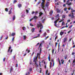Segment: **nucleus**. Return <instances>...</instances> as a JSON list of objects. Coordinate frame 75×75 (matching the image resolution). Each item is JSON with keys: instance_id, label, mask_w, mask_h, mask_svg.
I'll list each match as a JSON object with an SVG mask.
<instances>
[{"instance_id": "nucleus-52", "label": "nucleus", "mask_w": 75, "mask_h": 75, "mask_svg": "<svg viewBox=\"0 0 75 75\" xmlns=\"http://www.w3.org/2000/svg\"><path fill=\"white\" fill-rule=\"evenodd\" d=\"M5 59H6V58H4L3 59V61L4 62H5Z\"/></svg>"}, {"instance_id": "nucleus-11", "label": "nucleus", "mask_w": 75, "mask_h": 75, "mask_svg": "<svg viewBox=\"0 0 75 75\" xmlns=\"http://www.w3.org/2000/svg\"><path fill=\"white\" fill-rule=\"evenodd\" d=\"M47 35V33H46V32H45L44 33L43 35L45 37H46V35Z\"/></svg>"}, {"instance_id": "nucleus-63", "label": "nucleus", "mask_w": 75, "mask_h": 75, "mask_svg": "<svg viewBox=\"0 0 75 75\" xmlns=\"http://www.w3.org/2000/svg\"><path fill=\"white\" fill-rule=\"evenodd\" d=\"M24 17V15H22L21 17L23 18Z\"/></svg>"}, {"instance_id": "nucleus-54", "label": "nucleus", "mask_w": 75, "mask_h": 75, "mask_svg": "<svg viewBox=\"0 0 75 75\" xmlns=\"http://www.w3.org/2000/svg\"><path fill=\"white\" fill-rule=\"evenodd\" d=\"M75 59H74V60L73 61V63H75Z\"/></svg>"}, {"instance_id": "nucleus-59", "label": "nucleus", "mask_w": 75, "mask_h": 75, "mask_svg": "<svg viewBox=\"0 0 75 75\" xmlns=\"http://www.w3.org/2000/svg\"><path fill=\"white\" fill-rule=\"evenodd\" d=\"M26 12L27 13H28V10H26Z\"/></svg>"}, {"instance_id": "nucleus-48", "label": "nucleus", "mask_w": 75, "mask_h": 75, "mask_svg": "<svg viewBox=\"0 0 75 75\" xmlns=\"http://www.w3.org/2000/svg\"><path fill=\"white\" fill-rule=\"evenodd\" d=\"M14 37H13V38H12V41H14Z\"/></svg>"}, {"instance_id": "nucleus-4", "label": "nucleus", "mask_w": 75, "mask_h": 75, "mask_svg": "<svg viewBox=\"0 0 75 75\" xmlns=\"http://www.w3.org/2000/svg\"><path fill=\"white\" fill-rule=\"evenodd\" d=\"M37 61H38V60H36L34 59L33 60V62H35V65L36 67H37H37H38V65L37 64Z\"/></svg>"}, {"instance_id": "nucleus-47", "label": "nucleus", "mask_w": 75, "mask_h": 75, "mask_svg": "<svg viewBox=\"0 0 75 75\" xmlns=\"http://www.w3.org/2000/svg\"><path fill=\"white\" fill-rule=\"evenodd\" d=\"M39 44H40V43L38 42L36 45H35L36 47H37V46H38V45H39Z\"/></svg>"}, {"instance_id": "nucleus-64", "label": "nucleus", "mask_w": 75, "mask_h": 75, "mask_svg": "<svg viewBox=\"0 0 75 75\" xmlns=\"http://www.w3.org/2000/svg\"><path fill=\"white\" fill-rule=\"evenodd\" d=\"M46 4H49V2H47Z\"/></svg>"}, {"instance_id": "nucleus-1", "label": "nucleus", "mask_w": 75, "mask_h": 75, "mask_svg": "<svg viewBox=\"0 0 75 75\" xmlns=\"http://www.w3.org/2000/svg\"><path fill=\"white\" fill-rule=\"evenodd\" d=\"M71 13L69 14L68 16L70 17H71V18H74V13L73 12H75V10H71Z\"/></svg>"}, {"instance_id": "nucleus-26", "label": "nucleus", "mask_w": 75, "mask_h": 75, "mask_svg": "<svg viewBox=\"0 0 75 75\" xmlns=\"http://www.w3.org/2000/svg\"><path fill=\"white\" fill-rule=\"evenodd\" d=\"M8 10V8H6L5 9V11H6V12H7Z\"/></svg>"}, {"instance_id": "nucleus-38", "label": "nucleus", "mask_w": 75, "mask_h": 75, "mask_svg": "<svg viewBox=\"0 0 75 75\" xmlns=\"http://www.w3.org/2000/svg\"><path fill=\"white\" fill-rule=\"evenodd\" d=\"M62 25H65V22H62Z\"/></svg>"}, {"instance_id": "nucleus-50", "label": "nucleus", "mask_w": 75, "mask_h": 75, "mask_svg": "<svg viewBox=\"0 0 75 75\" xmlns=\"http://www.w3.org/2000/svg\"><path fill=\"white\" fill-rule=\"evenodd\" d=\"M48 70H46V74H47V73L48 72Z\"/></svg>"}, {"instance_id": "nucleus-35", "label": "nucleus", "mask_w": 75, "mask_h": 75, "mask_svg": "<svg viewBox=\"0 0 75 75\" xmlns=\"http://www.w3.org/2000/svg\"><path fill=\"white\" fill-rule=\"evenodd\" d=\"M42 45V43H41L40 44V45H39V48H40V47H41V45Z\"/></svg>"}, {"instance_id": "nucleus-10", "label": "nucleus", "mask_w": 75, "mask_h": 75, "mask_svg": "<svg viewBox=\"0 0 75 75\" xmlns=\"http://www.w3.org/2000/svg\"><path fill=\"white\" fill-rule=\"evenodd\" d=\"M64 32H62V31H61L60 32V35H62L63 34H64Z\"/></svg>"}, {"instance_id": "nucleus-55", "label": "nucleus", "mask_w": 75, "mask_h": 75, "mask_svg": "<svg viewBox=\"0 0 75 75\" xmlns=\"http://www.w3.org/2000/svg\"><path fill=\"white\" fill-rule=\"evenodd\" d=\"M47 49H48V48H49V47H50V46H49V45H47Z\"/></svg>"}, {"instance_id": "nucleus-14", "label": "nucleus", "mask_w": 75, "mask_h": 75, "mask_svg": "<svg viewBox=\"0 0 75 75\" xmlns=\"http://www.w3.org/2000/svg\"><path fill=\"white\" fill-rule=\"evenodd\" d=\"M61 61L62 64H64V60L63 59H62L61 60Z\"/></svg>"}, {"instance_id": "nucleus-62", "label": "nucleus", "mask_w": 75, "mask_h": 75, "mask_svg": "<svg viewBox=\"0 0 75 75\" xmlns=\"http://www.w3.org/2000/svg\"><path fill=\"white\" fill-rule=\"evenodd\" d=\"M72 27V25H71V26H70L69 27V28H71V27Z\"/></svg>"}, {"instance_id": "nucleus-21", "label": "nucleus", "mask_w": 75, "mask_h": 75, "mask_svg": "<svg viewBox=\"0 0 75 75\" xmlns=\"http://www.w3.org/2000/svg\"><path fill=\"white\" fill-rule=\"evenodd\" d=\"M40 34H38V36H36V37H35L34 38H37V37H40Z\"/></svg>"}, {"instance_id": "nucleus-37", "label": "nucleus", "mask_w": 75, "mask_h": 75, "mask_svg": "<svg viewBox=\"0 0 75 75\" xmlns=\"http://www.w3.org/2000/svg\"><path fill=\"white\" fill-rule=\"evenodd\" d=\"M40 3H41V1H39L37 3L38 5L40 4Z\"/></svg>"}, {"instance_id": "nucleus-7", "label": "nucleus", "mask_w": 75, "mask_h": 75, "mask_svg": "<svg viewBox=\"0 0 75 75\" xmlns=\"http://www.w3.org/2000/svg\"><path fill=\"white\" fill-rule=\"evenodd\" d=\"M56 11H57V13H61L60 12V10H59V9L58 8H57L56 9Z\"/></svg>"}, {"instance_id": "nucleus-36", "label": "nucleus", "mask_w": 75, "mask_h": 75, "mask_svg": "<svg viewBox=\"0 0 75 75\" xmlns=\"http://www.w3.org/2000/svg\"><path fill=\"white\" fill-rule=\"evenodd\" d=\"M41 7H42V8L43 9L44 8V7H45V6H43V5H42V6H41Z\"/></svg>"}, {"instance_id": "nucleus-2", "label": "nucleus", "mask_w": 75, "mask_h": 75, "mask_svg": "<svg viewBox=\"0 0 75 75\" xmlns=\"http://www.w3.org/2000/svg\"><path fill=\"white\" fill-rule=\"evenodd\" d=\"M41 51H42V49L41 47L40 48V52L39 53H38L37 54V55L36 57H35V58H34V59H35L36 60H37V58H38V56H40V55H41Z\"/></svg>"}, {"instance_id": "nucleus-33", "label": "nucleus", "mask_w": 75, "mask_h": 75, "mask_svg": "<svg viewBox=\"0 0 75 75\" xmlns=\"http://www.w3.org/2000/svg\"><path fill=\"white\" fill-rule=\"evenodd\" d=\"M72 4V3L70 2L69 4H68L67 5L68 6H70Z\"/></svg>"}, {"instance_id": "nucleus-40", "label": "nucleus", "mask_w": 75, "mask_h": 75, "mask_svg": "<svg viewBox=\"0 0 75 75\" xmlns=\"http://www.w3.org/2000/svg\"><path fill=\"white\" fill-rule=\"evenodd\" d=\"M30 26H31V27H33V26H34V25L32 24V23H30Z\"/></svg>"}, {"instance_id": "nucleus-31", "label": "nucleus", "mask_w": 75, "mask_h": 75, "mask_svg": "<svg viewBox=\"0 0 75 75\" xmlns=\"http://www.w3.org/2000/svg\"><path fill=\"white\" fill-rule=\"evenodd\" d=\"M57 38H58V36H56L54 38L55 41H56V39Z\"/></svg>"}, {"instance_id": "nucleus-16", "label": "nucleus", "mask_w": 75, "mask_h": 75, "mask_svg": "<svg viewBox=\"0 0 75 75\" xmlns=\"http://www.w3.org/2000/svg\"><path fill=\"white\" fill-rule=\"evenodd\" d=\"M58 61H59V65H61V61H60V60H59V58L58 59Z\"/></svg>"}, {"instance_id": "nucleus-39", "label": "nucleus", "mask_w": 75, "mask_h": 75, "mask_svg": "<svg viewBox=\"0 0 75 75\" xmlns=\"http://www.w3.org/2000/svg\"><path fill=\"white\" fill-rule=\"evenodd\" d=\"M17 0H14V1H13V3H17Z\"/></svg>"}, {"instance_id": "nucleus-6", "label": "nucleus", "mask_w": 75, "mask_h": 75, "mask_svg": "<svg viewBox=\"0 0 75 75\" xmlns=\"http://www.w3.org/2000/svg\"><path fill=\"white\" fill-rule=\"evenodd\" d=\"M37 18H38V17L35 16L33 17V19H34V20H37Z\"/></svg>"}, {"instance_id": "nucleus-12", "label": "nucleus", "mask_w": 75, "mask_h": 75, "mask_svg": "<svg viewBox=\"0 0 75 75\" xmlns=\"http://www.w3.org/2000/svg\"><path fill=\"white\" fill-rule=\"evenodd\" d=\"M43 15V13L40 12L39 13V17H41L42 15Z\"/></svg>"}, {"instance_id": "nucleus-60", "label": "nucleus", "mask_w": 75, "mask_h": 75, "mask_svg": "<svg viewBox=\"0 0 75 75\" xmlns=\"http://www.w3.org/2000/svg\"><path fill=\"white\" fill-rule=\"evenodd\" d=\"M45 6L46 7H48V4H46Z\"/></svg>"}, {"instance_id": "nucleus-23", "label": "nucleus", "mask_w": 75, "mask_h": 75, "mask_svg": "<svg viewBox=\"0 0 75 75\" xmlns=\"http://www.w3.org/2000/svg\"><path fill=\"white\" fill-rule=\"evenodd\" d=\"M11 13H12L11 10H10L8 13L9 14H11Z\"/></svg>"}, {"instance_id": "nucleus-19", "label": "nucleus", "mask_w": 75, "mask_h": 75, "mask_svg": "<svg viewBox=\"0 0 75 75\" xmlns=\"http://www.w3.org/2000/svg\"><path fill=\"white\" fill-rule=\"evenodd\" d=\"M16 19V16L15 15L13 16V20H14Z\"/></svg>"}, {"instance_id": "nucleus-41", "label": "nucleus", "mask_w": 75, "mask_h": 75, "mask_svg": "<svg viewBox=\"0 0 75 75\" xmlns=\"http://www.w3.org/2000/svg\"><path fill=\"white\" fill-rule=\"evenodd\" d=\"M69 0H68L67 1V4L68 5V4L69 3Z\"/></svg>"}, {"instance_id": "nucleus-46", "label": "nucleus", "mask_w": 75, "mask_h": 75, "mask_svg": "<svg viewBox=\"0 0 75 75\" xmlns=\"http://www.w3.org/2000/svg\"><path fill=\"white\" fill-rule=\"evenodd\" d=\"M58 22H57V21H54V24H57V23Z\"/></svg>"}, {"instance_id": "nucleus-9", "label": "nucleus", "mask_w": 75, "mask_h": 75, "mask_svg": "<svg viewBox=\"0 0 75 75\" xmlns=\"http://www.w3.org/2000/svg\"><path fill=\"white\" fill-rule=\"evenodd\" d=\"M29 72H28V74H30V72H31L32 71V68H30L29 69Z\"/></svg>"}, {"instance_id": "nucleus-27", "label": "nucleus", "mask_w": 75, "mask_h": 75, "mask_svg": "<svg viewBox=\"0 0 75 75\" xmlns=\"http://www.w3.org/2000/svg\"><path fill=\"white\" fill-rule=\"evenodd\" d=\"M52 54H54V49L52 50Z\"/></svg>"}, {"instance_id": "nucleus-15", "label": "nucleus", "mask_w": 75, "mask_h": 75, "mask_svg": "<svg viewBox=\"0 0 75 75\" xmlns=\"http://www.w3.org/2000/svg\"><path fill=\"white\" fill-rule=\"evenodd\" d=\"M60 47V43H59V45H58V52H59V47Z\"/></svg>"}, {"instance_id": "nucleus-61", "label": "nucleus", "mask_w": 75, "mask_h": 75, "mask_svg": "<svg viewBox=\"0 0 75 75\" xmlns=\"http://www.w3.org/2000/svg\"><path fill=\"white\" fill-rule=\"evenodd\" d=\"M51 61H52V62H54V60H53L51 59Z\"/></svg>"}, {"instance_id": "nucleus-22", "label": "nucleus", "mask_w": 75, "mask_h": 75, "mask_svg": "<svg viewBox=\"0 0 75 75\" xmlns=\"http://www.w3.org/2000/svg\"><path fill=\"white\" fill-rule=\"evenodd\" d=\"M34 30H35V28H33V29L31 30V31L32 32H34Z\"/></svg>"}, {"instance_id": "nucleus-34", "label": "nucleus", "mask_w": 75, "mask_h": 75, "mask_svg": "<svg viewBox=\"0 0 75 75\" xmlns=\"http://www.w3.org/2000/svg\"><path fill=\"white\" fill-rule=\"evenodd\" d=\"M57 45H58V43L55 42V47H57Z\"/></svg>"}, {"instance_id": "nucleus-17", "label": "nucleus", "mask_w": 75, "mask_h": 75, "mask_svg": "<svg viewBox=\"0 0 75 75\" xmlns=\"http://www.w3.org/2000/svg\"><path fill=\"white\" fill-rule=\"evenodd\" d=\"M50 59H51V58H50V54H49V56L48 57V59L49 61H51Z\"/></svg>"}, {"instance_id": "nucleus-24", "label": "nucleus", "mask_w": 75, "mask_h": 75, "mask_svg": "<svg viewBox=\"0 0 75 75\" xmlns=\"http://www.w3.org/2000/svg\"><path fill=\"white\" fill-rule=\"evenodd\" d=\"M26 38H27V37H26V36L23 35V39H24V40L26 39Z\"/></svg>"}, {"instance_id": "nucleus-57", "label": "nucleus", "mask_w": 75, "mask_h": 75, "mask_svg": "<svg viewBox=\"0 0 75 75\" xmlns=\"http://www.w3.org/2000/svg\"><path fill=\"white\" fill-rule=\"evenodd\" d=\"M33 20V18H31L30 19V21H31L32 20Z\"/></svg>"}, {"instance_id": "nucleus-32", "label": "nucleus", "mask_w": 75, "mask_h": 75, "mask_svg": "<svg viewBox=\"0 0 75 75\" xmlns=\"http://www.w3.org/2000/svg\"><path fill=\"white\" fill-rule=\"evenodd\" d=\"M3 38V36H1V37L0 38V40L1 41L2 40V38Z\"/></svg>"}, {"instance_id": "nucleus-56", "label": "nucleus", "mask_w": 75, "mask_h": 75, "mask_svg": "<svg viewBox=\"0 0 75 75\" xmlns=\"http://www.w3.org/2000/svg\"><path fill=\"white\" fill-rule=\"evenodd\" d=\"M18 67V64H16V68H17V67Z\"/></svg>"}, {"instance_id": "nucleus-30", "label": "nucleus", "mask_w": 75, "mask_h": 75, "mask_svg": "<svg viewBox=\"0 0 75 75\" xmlns=\"http://www.w3.org/2000/svg\"><path fill=\"white\" fill-rule=\"evenodd\" d=\"M59 14H57V16H56L55 17L56 18H58V17H59Z\"/></svg>"}, {"instance_id": "nucleus-20", "label": "nucleus", "mask_w": 75, "mask_h": 75, "mask_svg": "<svg viewBox=\"0 0 75 75\" xmlns=\"http://www.w3.org/2000/svg\"><path fill=\"white\" fill-rule=\"evenodd\" d=\"M16 35V33H13L11 34V36L13 37V36H14V35Z\"/></svg>"}, {"instance_id": "nucleus-58", "label": "nucleus", "mask_w": 75, "mask_h": 75, "mask_svg": "<svg viewBox=\"0 0 75 75\" xmlns=\"http://www.w3.org/2000/svg\"><path fill=\"white\" fill-rule=\"evenodd\" d=\"M71 8L70 7H69V8H68V9L69 10H71Z\"/></svg>"}, {"instance_id": "nucleus-28", "label": "nucleus", "mask_w": 75, "mask_h": 75, "mask_svg": "<svg viewBox=\"0 0 75 75\" xmlns=\"http://www.w3.org/2000/svg\"><path fill=\"white\" fill-rule=\"evenodd\" d=\"M10 49H11V47L10 46L9 47V49L8 50V52L10 51Z\"/></svg>"}, {"instance_id": "nucleus-25", "label": "nucleus", "mask_w": 75, "mask_h": 75, "mask_svg": "<svg viewBox=\"0 0 75 75\" xmlns=\"http://www.w3.org/2000/svg\"><path fill=\"white\" fill-rule=\"evenodd\" d=\"M45 2H43L42 3H42L41 4V6H42V5L43 6H44V4H45Z\"/></svg>"}, {"instance_id": "nucleus-49", "label": "nucleus", "mask_w": 75, "mask_h": 75, "mask_svg": "<svg viewBox=\"0 0 75 75\" xmlns=\"http://www.w3.org/2000/svg\"><path fill=\"white\" fill-rule=\"evenodd\" d=\"M45 0H42V3H45Z\"/></svg>"}, {"instance_id": "nucleus-3", "label": "nucleus", "mask_w": 75, "mask_h": 75, "mask_svg": "<svg viewBox=\"0 0 75 75\" xmlns=\"http://www.w3.org/2000/svg\"><path fill=\"white\" fill-rule=\"evenodd\" d=\"M37 27H38V29H39L40 27V30H42V28H43V26H42V24H40V25H39L38 24H37Z\"/></svg>"}, {"instance_id": "nucleus-53", "label": "nucleus", "mask_w": 75, "mask_h": 75, "mask_svg": "<svg viewBox=\"0 0 75 75\" xmlns=\"http://www.w3.org/2000/svg\"><path fill=\"white\" fill-rule=\"evenodd\" d=\"M8 36H7V37H6V38H5V39L6 40H7V39H8Z\"/></svg>"}, {"instance_id": "nucleus-43", "label": "nucleus", "mask_w": 75, "mask_h": 75, "mask_svg": "<svg viewBox=\"0 0 75 75\" xmlns=\"http://www.w3.org/2000/svg\"><path fill=\"white\" fill-rule=\"evenodd\" d=\"M25 27H23V30H24H24H25Z\"/></svg>"}, {"instance_id": "nucleus-8", "label": "nucleus", "mask_w": 75, "mask_h": 75, "mask_svg": "<svg viewBox=\"0 0 75 75\" xmlns=\"http://www.w3.org/2000/svg\"><path fill=\"white\" fill-rule=\"evenodd\" d=\"M53 13V11H51L50 12L49 14L50 16H52V15Z\"/></svg>"}, {"instance_id": "nucleus-29", "label": "nucleus", "mask_w": 75, "mask_h": 75, "mask_svg": "<svg viewBox=\"0 0 75 75\" xmlns=\"http://www.w3.org/2000/svg\"><path fill=\"white\" fill-rule=\"evenodd\" d=\"M62 18H65V15H63L62 16Z\"/></svg>"}, {"instance_id": "nucleus-45", "label": "nucleus", "mask_w": 75, "mask_h": 75, "mask_svg": "<svg viewBox=\"0 0 75 75\" xmlns=\"http://www.w3.org/2000/svg\"><path fill=\"white\" fill-rule=\"evenodd\" d=\"M67 8H65L64 9V11H67Z\"/></svg>"}, {"instance_id": "nucleus-42", "label": "nucleus", "mask_w": 75, "mask_h": 75, "mask_svg": "<svg viewBox=\"0 0 75 75\" xmlns=\"http://www.w3.org/2000/svg\"><path fill=\"white\" fill-rule=\"evenodd\" d=\"M48 37H49V36H47V37H46L45 38V40H47V38H48Z\"/></svg>"}, {"instance_id": "nucleus-13", "label": "nucleus", "mask_w": 75, "mask_h": 75, "mask_svg": "<svg viewBox=\"0 0 75 75\" xmlns=\"http://www.w3.org/2000/svg\"><path fill=\"white\" fill-rule=\"evenodd\" d=\"M10 69V72L12 71H13V68L12 67H11Z\"/></svg>"}, {"instance_id": "nucleus-51", "label": "nucleus", "mask_w": 75, "mask_h": 75, "mask_svg": "<svg viewBox=\"0 0 75 75\" xmlns=\"http://www.w3.org/2000/svg\"><path fill=\"white\" fill-rule=\"evenodd\" d=\"M34 13H35V12H34V11H33L32 12V14H34Z\"/></svg>"}, {"instance_id": "nucleus-44", "label": "nucleus", "mask_w": 75, "mask_h": 75, "mask_svg": "<svg viewBox=\"0 0 75 75\" xmlns=\"http://www.w3.org/2000/svg\"><path fill=\"white\" fill-rule=\"evenodd\" d=\"M67 22H69L71 21V20L70 19H69L67 21Z\"/></svg>"}, {"instance_id": "nucleus-18", "label": "nucleus", "mask_w": 75, "mask_h": 75, "mask_svg": "<svg viewBox=\"0 0 75 75\" xmlns=\"http://www.w3.org/2000/svg\"><path fill=\"white\" fill-rule=\"evenodd\" d=\"M21 6H22V4H19L18 5V6L19 8H20L21 7Z\"/></svg>"}, {"instance_id": "nucleus-5", "label": "nucleus", "mask_w": 75, "mask_h": 75, "mask_svg": "<svg viewBox=\"0 0 75 75\" xmlns=\"http://www.w3.org/2000/svg\"><path fill=\"white\" fill-rule=\"evenodd\" d=\"M67 39H68V38L67 37H66L65 38H64L63 40L64 42L65 43V42L67 41Z\"/></svg>"}]
</instances>
